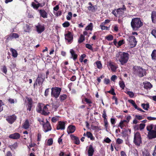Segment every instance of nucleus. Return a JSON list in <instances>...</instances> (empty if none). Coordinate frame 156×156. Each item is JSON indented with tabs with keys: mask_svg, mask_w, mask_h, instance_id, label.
Wrapping results in <instances>:
<instances>
[{
	"mask_svg": "<svg viewBox=\"0 0 156 156\" xmlns=\"http://www.w3.org/2000/svg\"><path fill=\"white\" fill-rule=\"evenodd\" d=\"M121 80L119 82V84L120 87L122 89H124L125 87V85L124 82L122 80L121 78H120Z\"/></svg>",
	"mask_w": 156,
	"mask_h": 156,
	"instance_id": "obj_26",
	"label": "nucleus"
},
{
	"mask_svg": "<svg viewBox=\"0 0 156 156\" xmlns=\"http://www.w3.org/2000/svg\"><path fill=\"white\" fill-rule=\"evenodd\" d=\"M49 92V88H47V89H46L45 90V92H44V95L45 96H47L48 95Z\"/></svg>",
	"mask_w": 156,
	"mask_h": 156,
	"instance_id": "obj_62",
	"label": "nucleus"
},
{
	"mask_svg": "<svg viewBox=\"0 0 156 156\" xmlns=\"http://www.w3.org/2000/svg\"><path fill=\"white\" fill-rule=\"evenodd\" d=\"M86 55L85 54H83L81 56V57L80 59V61L81 62H82L84 58H85Z\"/></svg>",
	"mask_w": 156,
	"mask_h": 156,
	"instance_id": "obj_58",
	"label": "nucleus"
},
{
	"mask_svg": "<svg viewBox=\"0 0 156 156\" xmlns=\"http://www.w3.org/2000/svg\"><path fill=\"white\" fill-rule=\"evenodd\" d=\"M107 66L109 69H111L112 72L115 71L117 67L116 65L113 62L109 61L107 63Z\"/></svg>",
	"mask_w": 156,
	"mask_h": 156,
	"instance_id": "obj_9",
	"label": "nucleus"
},
{
	"mask_svg": "<svg viewBox=\"0 0 156 156\" xmlns=\"http://www.w3.org/2000/svg\"><path fill=\"white\" fill-rule=\"evenodd\" d=\"M10 38L11 39L16 38L19 37V36L18 34L13 33L11 34L10 35Z\"/></svg>",
	"mask_w": 156,
	"mask_h": 156,
	"instance_id": "obj_35",
	"label": "nucleus"
},
{
	"mask_svg": "<svg viewBox=\"0 0 156 156\" xmlns=\"http://www.w3.org/2000/svg\"><path fill=\"white\" fill-rule=\"evenodd\" d=\"M104 122L105 128H106V130H107L108 126V124L107 119H105V120H104Z\"/></svg>",
	"mask_w": 156,
	"mask_h": 156,
	"instance_id": "obj_51",
	"label": "nucleus"
},
{
	"mask_svg": "<svg viewBox=\"0 0 156 156\" xmlns=\"http://www.w3.org/2000/svg\"><path fill=\"white\" fill-rule=\"evenodd\" d=\"M62 137H59L58 140V142L60 144H63L62 139L61 138Z\"/></svg>",
	"mask_w": 156,
	"mask_h": 156,
	"instance_id": "obj_60",
	"label": "nucleus"
},
{
	"mask_svg": "<svg viewBox=\"0 0 156 156\" xmlns=\"http://www.w3.org/2000/svg\"><path fill=\"white\" fill-rule=\"evenodd\" d=\"M83 136H92V134L90 132H87L86 133H84L83 134Z\"/></svg>",
	"mask_w": 156,
	"mask_h": 156,
	"instance_id": "obj_46",
	"label": "nucleus"
},
{
	"mask_svg": "<svg viewBox=\"0 0 156 156\" xmlns=\"http://www.w3.org/2000/svg\"><path fill=\"white\" fill-rule=\"evenodd\" d=\"M123 142V140L120 138H118L116 141V143L119 144H122Z\"/></svg>",
	"mask_w": 156,
	"mask_h": 156,
	"instance_id": "obj_54",
	"label": "nucleus"
},
{
	"mask_svg": "<svg viewBox=\"0 0 156 156\" xmlns=\"http://www.w3.org/2000/svg\"><path fill=\"white\" fill-rule=\"evenodd\" d=\"M151 18L153 23H156V12L153 11L152 12Z\"/></svg>",
	"mask_w": 156,
	"mask_h": 156,
	"instance_id": "obj_20",
	"label": "nucleus"
},
{
	"mask_svg": "<svg viewBox=\"0 0 156 156\" xmlns=\"http://www.w3.org/2000/svg\"><path fill=\"white\" fill-rule=\"evenodd\" d=\"M28 102V105H32V101L31 99L30 98H27Z\"/></svg>",
	"mask_w": 156,
	"mask_h": 156,
	"instance_id": "obj_44",
	"label": "nucleus"
},
{
	"mask_svg": "<svg viewBox=\"0 0 156 156\" xmlns=\"http://www.w3.org/2000/svg\"><path fill=\"white\" fill-rule=\"evenodd\" d=\"M67 95L65 94L61 95L59 97L60 100L62 101H63L67 98Z\"/></svg>",
	"mask_w": 156,
	"mask_h": 156,
	"instance_id": "obj_37",
	"label": "nucleus"
},
{
	"mask_svg": "<svg viewBox=\"0 0 156 156\" xmlns=\"http://www.w3.org/2000/svg\"><path fill=\"white\" fill-rule=\"evenodd\" d=\"M60 117L59 116H55L53 117L51 119V122L54 123H55L58 121L59 120Z\"/></svg>",
	"mask_w": 156,
	"mask_h": 156,
	"instance_id": "obj_33",
	"label": "nucleus"
},
{
	"mask_svg": "<svg viewBox=\"0 0 156 156\" xmlns=\"http://www.w3.org/2000/svg\"><path fill=\"white\" fill-rule=\"evenodd\" d=\"M62 25L64 27H67L69 26L70 24L68 21H66L62 24Z\"/></svg>",
	"mask_w": 156,
	"mask_h": 156,
	"instance_id": "obj_41",
	"label": "nucleus"
},
{
	"mask_svg": "<svg viewBox=\"0 0 156 156\" xmlns=\"http://www.w3.org/2000/svg\"><path fill=\"white\" fill-rule=\"evenodd\" d=\"M152 155L153 156H156V145L155 146L154 150Z\"/></svg>",
	"mask_w": 156,
	"mask_h": 156,
	"instance_id": "obj_64",
	"label": "nucleus"
},
{
	"mask_svg": "<svg viewBox=\"0 0 156 156\" xmlns=\"http://www.w3.org/2000/svg\"><path fill=\"white\" fill-rule=\"evenodd\" d=\"M20 135L19 133H16L13 134H10L9 136H20Z\"/></svg>",
	"mask_w": 156,
	"mask_h": 156,
	"instance_id": "obj_52",
	"label": "nucleus"
},
{
	"mask_svg": "<svg viewBox=\"0 0 156 156\" xmlns=\"http://www.w3.org/2000/svg\"><path fill=\"white\" fill-rule=\"evenodd\" d=\"M43 104L39 105L37 108V111L44 115H48L50 112H49V108H50L49 105H46L44 106L43 108Z\"/></svg>",
	"mask_w": 156,
	"mask_h": 156,
	"instance_id": "obj_4",
	"label": "nucleus"
},
{
	"mask_svg": "<svg viewBox=\"0 0 156 156\" xmlns=\"http://www.w3.org/2000/svg\"><path fill=\"white\" fill-rule=\"evenodd\" d=\"M70 52L71 55V58H73V60L75 61L77 58V55L73 49H71L70 50Z\"/></svg>",
	"mask_w": 156,
	"mask_h": 156,
	"instance_id": "obj_19",
	"label": "nucleus"
},
{
	"mask_svg": "<svg viewBox=\"0 0 156 156\" xmlns=\"http://www.w3.org/2000/svg\"><path fill=\"white\" fill-rule=\"evenodd\" d=\"M124 43L123 40H121L119 41L118 43L117 47L118 48Z\"/></svg>",
	"mask_w": 156,
	"mask_h": 156,
	"instance_id": "obj_47",
	"label": "nucleus"
},
{
	"mask_svg": "<svg viewBox=\"0 0 156 156\" xmlns=\"http://www.w3.org/2000/svg\"><path fill=\"white\" fill-rule=\"evenodd\" d=\"M129 54L127 52L119 51L116 55L115 59L119 61L121 65H123L126 63L129 59Z\"/></svg>",
	"mask_w": 156,
	"mask_h": 156,
	"instance_id": "obj_1",
	"label": "nucleus"
},
{
	"mask_svg": "<svg viewBox=\"0 0 156 156\" xmlns=\"http://www.w3.org/2000/svg\"><path fill=\"white\" fill-rule=\"evenodd\" d=\"M88 5L89 6L88 7V9L90 11L92 12L94 10L95 7L93 5L91 2H89Z\"/></svg>",
	"mask_w": 156,
	"mask_h": 156,
	"instance_id": "obj_29",
	"label": "nucleus"
},
{
	"mask_svg": "<svg viewBox=\"0 0 156 156\" xmlns=\"http://www.w3.org/2000/svg\"><path fill=\"white\" fill-rule=\"evenodd\" d=\"M72 140L75 144L79 145L80 143L79 139L78 137H71Z\"/></svg>",
	"mask_w": 156,
	"mask_h": 156,
	"instance_id": "obj_21",
	"label": "nucleus"
},
{
	"mask_svg": "<svg viewBox=\"0 0 156 156\" xmlns=\"http://www.w3.org/2000/svg\"><path fill=\"white\" fill-rule=\"evenodd\" d=\"M76 130L75 126L70 125L68 126L67 129V132L68 134L73 133Z\"/></svg>",
	"mask_w": 156,
	"mask_h": 156,
	"instance_id": "obj_17",
	"label": "nucleus"
},
{
	"mask_svg": "<svg viewBox=\"0 0 156 156\" xmlns=\"http://www.w3.org/2000/svg\"><path fill=\"white\" fill-rule=\"evenodd\" d=\"M138 37V33L136 32H133L131 33V35L129 36L127 41L128 42V44L130 45L131 47H135L136 45L137 41L136 38Z\"/></svg>",
	"mask_w": 156,
	"mask_h": 156,
	"instance_id": "obj_3",
	"label": "nucleus"
},
{
	"mask_svg": "<svg viewBox=\"0 0 156 156\" xmlns=\"http://www.w3.org/2000/svg\"><path fill=\"white\" fill-rule=\"evenodd\" d=\"M143 25V23L140 18H136L132 19L131 25L133 30H137Z\"/></svg>",
	"mask_w": 156,
	"mask_h": 156,
	"instance_id": "obj_2",
	"label": "nucleus"
},
{
	"mask_svg": "<svg viewBox=\"0 0 156 156\" xmlns=\"http://www.w3.org/2000/svg\"><path fill=\"white\" fill-rule=\"evenodd\" d=\"M105 39L108 41H111L113 40V37L112 35H108L105 37Z\"/></svg>",
	"mask_w": 156,
	"mask_h": 156,
	"instance_id": "obj_36",
	"label": "nucleus"
},
{
	"mask_svg": "<svg viewBox=\"0 0 156 156\" xmlns=\"http://www.w3.org/2000/svg\"><path fill=\"white\" fill-rule=\"evenodd\" d=\"M145 126V124H140V130L143 129Z\"/></svg>",
	"mask_w": 156,
	"mask_h": 156,
	"instance_id": "obj_59",
	"label": "nucleus"
},
{
	"mask_svg": "<svg viewBox=\"0 0 156 156\" xmlns=\"http://www.w3.org/2000/svg\"><path fill=\"white\" fill-rule=\"evenodd\" d=\"M151 33L156 38V29H153Z\"/></svg>",
	"mask_w": 156,
	"mask_h": 156,
	"instance_id": "obj_49",
	"label": "nucleus"
},
{
	"mask_svg": "<svg viewBox=\"0 0 156 156\" xmlns=\"http://www.w3.org/2000/svg\"><path fill=\"white\" fill-rule=\"evenodd\" d=\"M154 125L152 124H150L147 126L146 129L148 131L149 135L152 136H156V131L153 130Z\"/></svg>",
	"mask_w": 156,
	"mask_h": 156,
	"instance_id": "obj_7",
	"label": "nucleus"
},
{
	"mask_svg": "<svg viewBox=\"0 0 156 156\" xmlns=\"http://www.w3.org/2000/svg\"><path fill=\"white\" fill-rule=\"evenodd\" d=\"M40 4L38 3L36 4L34 2H32V6L33 7L34 9H37L38 7L40 6Z\"/></svg>",
	"mask_w": 156,
	"mask_h": 156,
	"instance_id": "obj_39",
	"label": "nucleus"
},
{
	"mask_svg": "<svg viewBox=\"0 0 156 156\" xmlns=\"http://www.w3.org/2000/svg\"><path fill=\"white\" fill-rule=\"evenodd\" d=\"M51 96L55 98H57L59 96L61 91V88L55 87L51 88Z\"/></svg>",
	"mask_w": 156,
	"mask_h": 156,
	"instance_id": "obj_5",
	"label": "nucleus"
},
{
	"mask_svg": "<svg viewBox=\"0 0 156 156\" xmlns=\"http://www.w3.org/2000/svg\"><path fill=\"white\" fill-rule=\"evenodd\" d=\"M38 120L40 124H41V125H42L43 126V125H44V119H38Z\"/></svg>",
	"mask_w": 156,
	"mask_h": 156,
	"instance_id": "obj_55",
	"label": "nucleus"
},
{
	"mask_svg": "<svg viewBox=\"0 0 156 156\" xmlns=\"http://www.w3.org/2000/svg\"><path fill=\"white\" fill-rule=\"evenodd\" d=\"M45 123L43 125V128L45 132L51 130V128L49 123L47 120H45Z\"/></svg>",
	"mask_w": 156,
	"mask_h": 156,
	"instance_id": "obj_12",
	"label": "nucleus"
},
{
	"mask_svg": "<svg viewBox=\"0 0 156 156\" xmlns=\"http://www.w3.org/2000/svg\"><path fill=\"white\" fill-rule=\"evenodd\" d=\"M126 121V120H121L120 121L119 125V126L122 129H123L124 126H125V122Z\"/></svg>",
	"mask_w": 156,
	"mask_h": 156,
	"instance_id": "obj_31",
	"label": "nucleus"
},
{
	"mask_svg": "<svg viewBox=\"0 0 156 156\" xmlns=\"http://www.w3.org/2000/svg\"><path fill=\"white\" fill-rule=\"evenodd\" d=\"M141 106L144 109L147 110L149 108V104L148 103H143L141 104Z\"/></svg>",
	"mask_w": 156,
	"mask_h": 156,
	"instance_id": "obj_34",
	"label": "nucleus"
},
{
	"mask_svg": "<svg viewBox=\"0 0 156 156\" xmlns=\"http://www.w3.org/2000/svg\"><path fill=\"white\" fill-rule=\"evenodd\" d=\"M17 143L16 142L12 145L9 146V147L10 148L11 150L13 151L17 147Z\"/></svg>",
	"mask_w": 156,
	"mask_h": 156,
	"instance_id": "obj_27",
	"label": "nucleus"
},
{
	"mask_svg": "<svg viewBox=\"0 0 156 156\" xmlns=\"http://www.w3.org/2000/svg\"><path fill=\"white\" fill-rule=\"evenodd\" d=\"M135 117L136 119L139 120L142 119L144 118L143 116L138 115H136Z\"/></svg>",
	"mask_w": 156,
	"mask_h": 156,
	"instance_id": "obj_53",
	"label": "nucleus"
},
{
	"mask_svg": "<svg viewBox=\"0 0 156 156\" xmlns=\"http://www.w3.org/2000/svg\"><path fill=\"white\" fill-rule=\"evenodd\" d=\"M126 8L123 5L122 8H120L116 10L112 11V13L116 17H120L122 16L124 13L123 10H126Z\"/></svg>",
	"mask_w": 156,
	"mask_h": 156,
	"instance_id": "obj_6",
	"label": "nucleus"
},
{
	"mask_svg": "<svg viewBox=\"0 0 156 156\" xmlns=\"http://www.w3.org/2000/svg\"><path fill=\"white\" fill-rule=\"evenodd\" d=\"M100 27L102 30H109V27H107L105 26L100 25Z\"/></svg>",
	"mask_w": 156,
	"mask_h": 156,
	"instance_id": "obj_45",
	"label": "nucleus"
},
{
	"mask_svg": "<svg viewBox=\"0 0 156 156\" xmlns=\"http://www.w3.org/2000/svg\"><path fill=\"white\" fill-rule=\"evenodd\" d=\"M133 142L136 145L139 146L142 142L141 137H134Z\"/></svg>",
	"mask_w": 156,
	"mask_h": 156,
	"instance_id": "obj_16",
	"label": "nucleus"
},
{
	"mask_svg": "<svg viewBox=\"0 0 156 156\" xmlns=\"http://www.w3.org/2000/svg\"><path fill=\"white\" fill-rule=\"evenodd\" d=\"M53 143V140L52 138H50L48 140L47 145L51 146Z\"/></svg>",
	"mask_w": 156,
	"mask_h": 156,
	"instance_id": "obj_40",
	"label": "nucleus"
},
{
	"mask_svg": "<svg viewBox=\"0 0 156 156\" xmlns=\"http://www.w3.org/2000/svg\"><path fill=\"white\" fill-rule=\"evenodd\" d=\"M144 87L146 89H150L151 88L152 85V84L148 82H146L144 83Z\"/></svg>",
	"mask_w": 156,
	"mask_h": 156,
	"instance_id": "obj_22",
	"label": "nucleus"
},
{
	"mask_svg": "<svg viewBox=\"0 0 156 156\" xmlns=\"http://www.w3.org/2000/svg\"><path fill=\"white\" fill-rule=\"evenodd\" d=\"M86 46L87 48L90 49V50H93L92 47L91 45L89 44H86Z\"/></svg>",
	"mask_w": 156,
	"mask_h": 156,
	"instance_id": "obj_56",
	"label": "nucleus"
},
{
	"mask_svg": "<svg viewBox=\"0 0 156 156\" xmlns=\"http://www.w3.org/2000/svg\"><path fill=\"white\" fill-rule=\"evenodd\" d=\"M151 56L152 59H156V50H154L151 54Z\"/></svg>",
	"mask_w": 156,
	"mask_h": 156,
	"instance_id": "obj_38",
	"label": "nucleus"
},
{
	"mask_svg": "<svg viewBox=\"0 0 156 156\" xmlns=\"http://www.w3.org/2000/svg\"><path fill=\"white\" fill-rule=\"evenodd\" d=\"M135 72L140 77H142L144 75H145L146 71L145 70L140 67H137L136 68Z\"/></svg>",
	"mask_w": 156,
	"mask_h": 156,
	"instance_id": "obj_8",
	"label": "nucleus"
},
{
	"mask_svg": "<svg viewBox=\"0 0 156 156\" xmlns=\"http://www.w3.org/2000/svg\"><path fill=\"white\" fill-rule=\"evenodd\" d=\"M10 51L12 53V56L16 58L17 57L18 53L16 50L11 48L10 49Z\"/></svg>",
	"mask_w": 156,
	"mask_h": 156,
	"instance_id": "obj_25",
	"label": "nucleus"
},
{
	"mask_svg": "<svg viewBox=\"0 0 156 156\" xmlns=\"http://www.w3.org/2000/svg\"><path fill=\"white\" fill-rule=\"evenodd\" d=\"M121 156H127L125 152L123 151H121L120 152Z\"/></svg>",
	"mask_w": 156,
	"mask_h": 156,
	"instance_id": "obj_63",
	"label": "nucleus"
},
{
	"mask_svg": "<svg viewBox=\"0 0 156 156\" xmlns=\"http://www.w3.org/2000/svg\"><path fill=\"white\" fill-rule=\"evenodd\" d=\"M85 37L83 35L81 34L78 40V42L79 43H81L85 40Z\"/></svg>",
	"mask_w": 156,
	"mask_h": 156,
	"instance_id": "obj_32",
	"label": "nucleus"
},
{
	"mask_svg": "<svg viewBox=\"0 0 156 156\" xmlns=\"http://www.w3.org/2000/svg\"><path fill=\"white\" fill-rule=\"evenodd\" d=\"M16 116L14 115L7 117L6 120L10 123L12 124L16 119Z\"/></svg>",
	"mask_w": 156,
	"mask_h": 156,
	"instance_id": "obj_14",
	"label": "nucleus"
},
{
	"mask_svg": "<svg viewBox=\"0 0 156 156\" xmlns=\"http://www.w3.org/2000/svg\"><path fill=\"white\" fill-rule=\"evenodd\" d=\"M128 101L135 108H136L137 105L134 101L132 100H129Z\"/></svg>",
	"mask_w": 156,
	"mask_h": 156,
	"instance_id": "obj_43",
	"label": "nucleus"
},
{
	"mask_svg": "<svg viewBox=\"0 0 156 156\" xmlns=\"http://www.w3.org/2000/svg\"><path fill=\"white\" fill-rule=\"evenodd\" d=\"M84 98L85 99V101L86 102L87 104L89 105L92 103V102L90 99L86 98L85 96H84Z\"/></svg>",
	"mask_w": 156,
	"mask_h": 156,
	"instance_id": "obj_42",
	"label": "nucleus"
},
{
	"mask_svg": "<svg viewBox=\"0 0 156 156\" xmlns=\"http://www.w3.org/2000/svg\"><path fill=\"white\" fill-rule=\"evenodd\" d=\"M40 16L44 18H47L48 13L44 9H40L38 10Z\"/></svg>",
	"mask_w": 156,
	"mask_h": 156,
	"instance_id": "obj_15",
	"label": "nucleus"
},
{
	"mask_svg": "<svg viewBox=\"0 0 156 156\" xmlns=\"http://www.w3.org/2000/svg\"><path fill=\"white\" fill-rule=\"evenodd\" d=\"M94 152V149L92 145H89V148L88 150V156H92Z\"/></svg>",
	"mask_w": 156,
	"mask_h": 156,
	"instance_id": "obj_18",
	"label": "nucleus"
},
{
	"mask_svg": "<svg viewBox=\"0 0 156 156\" xmlns=\"http://www.w3.org/2000/svg\"><path fill=\"white\" fill-rule=\"evenodd\" d=\"M30 126L29 121L26 120L23 124V127L25 129H27L29 128Z\"/></svg>",
	"mask_w": 156,
	"mask_h": 156,
	"instance_id": "obj_23",
	"label": "nucleus"
},
{
	"mask_svg": "<svg viewBox=\"0 0 156 156\" xmlns=\"http://www.w3.org/2000/svg\"><path fill=\"white\" fill-rule=\"evenodd\" d=\"M3 105H4V104L2 100H0V112L3 110V107L2 106Z\"/></svg>",
	"mask_w": 156,
	"mask_h": 156,
	"instance_id": "obj_48",
	"label": "nucleus"
},
{
	"mask_svg": "<svg viewBox=\"0 0 156 156\" xmlns=\"http://www.w3.org/2000/svg\"><path fill=\"white\" fill-rule=\"evenodd\" d=\"M127 94L131 98H132L134 96V93L132 92L128 91Z\"/></svg>",
	"mask_w": 156,
	"mask_h": 156,
	"instance_id": "obj_50",
	"label": "nucleus"
},
{
	"mask_svg": "<svg viewBox=\"0 0 156 156\" xmlns=\"http://www.w3.org/2000/svg\"><path fill=\"white\" fill-rule=\"evenodd\" d=\"M117 76H116L114 75L111 77V79L112 81H114L115 80L117 79Z\"/></svg>",
	"mask_w": 156,
	"mask_h": 156,
	"instance_id": "obj_61",
	"label": "nucleus"
},
{
	"mask_svg": "<svg viewBox=\"0 0 156 156\" xmlns=\"http://www.w3.org/2000/svg\"><path fill=\"white\" fill-rule=\"evenodd\" d=\"M104 141L106 143H109L111 142V140L108 137H107L104 140Z\"/></svg>",
	"mask_w": 156,
	"mask_h": 156,
	"instance_id": "obj_57",
	"label": "nucleus"
},
{
	"mask_svg": "<svg viewBox=\"0 0 156 156\" xmlns=\"http://www.w3.org/2000/svg\"><path fill=\"white\" fill-rule=\"evenodd\" d=\"M36 27V30L39 34L41 33L45 29V27L43 25L38 24Z\"/></svg>",
	"mask_w": 156,
	"mask_h": 156,
	"instance_id": "obj_13",
	"label": "nucleus"
},
{
	"mask_svg": "<svg viewBox=\"0 0 156 156\" xmlns=\"http://www.w3.org/2000/svg\"><path fill=\"white\" fill-rule=\"evenodd\" d=\"M73 38V36L70 32H69L65 34V39L67 41L68 43H71L72 42Z\"/></svg>",
	"mask_w": 156,
	"mask_h": 156,
	"instance_id": "obj_10",
	"label": "nucleus"
},
{
	"mask_svg": "<svg viewBox=\"0 0 156 156\" xmlns=\"http://www.w3.org/2000/svg\"><path fill=\"white\" fill-rule=\"evenodd\" d=\"M66 122L63 121H59L58 122L57 126V130H64L65 128V124Z\"/></svg>",
	"mask_w": 156,
	"mask_h": 156,
	"instance_id": "obj_11",
	"label": "nucleus"
},
{
	"mask_svg": "<svg viewBox=\"0 0 156 156\" xmlns=\"http://www.w3.org/2000/svg\"><path fill=\"white\" fill-rule=\"evenodd\" d=\"M44 80L41 77H38L36 80V82L39 85L42 84L43 81Z\"/></svg>",
	"mask_w": 156,
	"mask_h": 156,
	"instance_id": "obj_28",
	"label": "nucleus"
},
{
	"mask_svg": "<svg viewBox=\"0 0 156 156\" xmlns=\"http://www.w3.org/2000/svg\"><path fill=\"white\" fill-rule=\"evenodd\" d=\"M93 25L92 23H90L85 28V30L92 31L93 30Z\"/></svg>",
	"mask_w": 156,
	"mask_h": 156,
	"instance_id": "obj_24",
	"label": "nucleus"
},
{
	"mask_svg": "<svg viewBox=\"0 0 156 156\" xmlns=\"http://www.w3.org/2000/svg\"><path fill=\"white\" fill-rule=\"evenodd\" d=\"M95 64L98 69H101L102 68V66L100 61H97Z\"/></svg>",
	"mask_w": 156,
	"mask_h": 156,
	"instance_id": "obj_30",
	"label": "nucleus"
}]
</instances>
